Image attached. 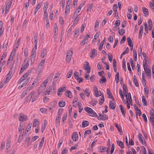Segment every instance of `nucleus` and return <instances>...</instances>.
Returning a JSON list of instances; mask_svg holds the SVG:
<instances>
[{
  "label": "nucleus",
  "mask_w": 154,
  "mask_h": 154,
  "mask_svg": "<svg viewBox=\"0 0 154 154\" xmlns=\"http://www.w3.org/2000/svg\"><path fill=\"white\" fill-rule=\"evenodd\" d=\"M39 123V121L38 119H35L34 120L33 123V127H35L38 125Z\"/></svg>",
  "instance_id": "44"
},
{
  "label": "nucleus",
  "mask_w": 154,
  "mask_h": 154,
  "mask_svg": "<svg viewBox=\"0 0 154 154\" xmlns=\"http://www.w3.org/2000/svg\"><path fill=\"white\" fill-rule=\"evenodd\" d=\"M73 52L71 49H70L67 51L66 57V63H70L73 54Z\"/></svg>",
  "instance_id": "4"
},
{
  "label": "nucleus",
  "mask_w": 154,
  "mask_h": 154,
  "mask_svg": "<svg viewBox=\"0 0 154 154\" xmlns=\"http://www.w3.org/2000/svg\"><path fill=\"white\" fill-rule=\"evenodd\" d=\"M18 119L20 121H26L28 119V116L24 115L23 113H20Z\"/></svg>",
  "instance_id": "9"
},
{
  "label": "nucleus",
  "mask_w": 154,
  "mask_h": 154,
  "mask_svg": "<svg viewBox=\"0 0 154 154\" xmlns=\"http://www.w3.org/2000/svg\"><path fill=\"white\" fill-rule=\"evenodd\" d=\"M45 88L42 85H41L38 89V94H39L42 93L45 89Z\"/></svg>",
  "instance_id": "32"
},
{
  "label": "nucleus",
  "mask_w": 154,
  "mask_h": 154,
  "mask_svg": "<svg viewBox=\"0 0 154 154\" xmlns=\"http://www.w3.org/2000/svg\"><path fill=\"white\" fill-rule=\"evenodd\" d=\"M63 138H61L59 140L57 148L58 149H59L63 141Z\"/></svg>",
  "instance_id": "52"
},
{
  "label": "nucleus",
  "mask_w": 154,
  "mask_h": 154,
  "mask_svg": "<svg viewBox=\"0 0 154 154\" xmlns=\"http://www.w3.org/2000/svg\"><path fill=\"white\" fill-rule=\"evenodd\" d=\"M29 64L28 63H26L22 65V67L20 71V73H22L29 66Z\"/></svg>",
  "instance_id": "16"
},
{
  "label": "nucleus",
  "mask_w": 154,
  "mask_h": 154,
  "mask_svg": "<svg viewBox=\"0 0 154 154\" xmlns=\"http://www.w3.org/2000/svg\"><path fill=\"white\" fill-rule=\"evenodd\" d=\"M116 106V104L114 101V99H113L112 101L110 102L109 107L111 109H115Z\"/></svg>",
  "instance_id": "17"
},
{
  "label": "nucleus",
  "mask_w": 154,
  "mask_h": 154,
  "mask_svg": "<svg viewBox=\"0 0 154 154\" xmlns=\"http://www.w3.org/2000/svg\"><path fill=\"white\" fill-rule=\"evenodd\" d=\"M21 40L20 38L18 39L17 41L15 43L14 45V48L13 49H15V51L17 50V48L19 46V43Z\"/></svg>",
  "instance_id": "21"
},
{
  "label": "nucleus",
  "mask_w": 154,
  "mask_h": 154,
  "mask_svg": "<svg viewBox=\"0 0 154 154\" xmlns=\"http://www.w3.org/2000/svg\"><path fill=\"white\" fill-rule=\"evenodd\" d=\"M16 54L15 49H13L10 55L9 58L8 60L7 63L8 64L12 61L14 59Z\"/></svg>",
  "instance_id": "8"
},
{
  "label": "nucleus",
  "mask_w": 154,
  "mask_h": 154,
  "mask_svg": "<svg viewBox=\"0 0 154 154\" xmlns=\"http://www.w3.org/2000/svg\"><path fill=\"white\" fill-rule=\"evenodd\" d=\"M119 107L121 112L123 116H126V112L125 108L122 105H120L119 106Z\"/></svg>",
  "instance_id": "24"
},
{
  "label": "nucleus",
  "mask_w": 154,
  "mask_h": 154,
  "mask_svg": "<svg viewBox=\"0 0 154 154\" xmlns=\"http://www.w3.org/2000/svg\"><path fill=\"white\" fill-rule=\"evenodd\" d=\"M72 140L74 141H77L79 139V135L76 132H74L72 134Z\"/></svg>",
  "instance_id": "25"
},
{
  "label": "nucleus",
  "mask_w": 154,
  "mask_h": 154,
  "mask_svg": "<svg viewBox=\"0 0 154 154\" xmlns=\"http://www.w3.org/2000/svg\"><path fill=\"white\" fill-rule=\"evenodd\" d=\"M142 103H143V105L144 106H146L147 105V103L146 101L145 98V97L144 96H143L142 97Z\"/></svg>",
  "instance_id": "51"
},
{
  "label": "nucleus",
  "mask_w": 154,
  "mask_h": 154,
  "mask_svg": "<svg viewBox=\"0 0 154 154\" xmlns=\"http://www.w3.org/2000/svg\"><path fill=\"white\" fill-rule=\"evenodd\" d=\"M45 61V59H42L39 64L36 71L38 74L40 73L43 70Z\"/></svg>",
  "instance_id": "2"
},
{
  "label": "nucleus",
  "mask_w": 154,
  "mask_h": 154,
  "mask_svg": "<svg viewBox=\"0 0 154 154\" xmlns=\"http://www.w3.org/2000/svg\"><path fill=\"white\" fill-rule=\"evenodd\" d=\"M149 28L150 30L152 29V21L151 19H149L148 21Z\"/></svg>",
  "instance_id": "61"
},
{
  "label": "nucleus",
  "mask_w": 154,
  "mask_h": 154,
  "mask_svg": "<svg viewBox=\"0 0 154 154\" xmlns=\"http://www.w3.org/2000/svg\"><path fill=\"white\" fill-rule=\"evenodd\" d=\"M84 109L86 112L89 114L90 116L94 117L97 116V113L90 107H86Z\"/></svg>",
  "instance_id": "3"
},
{
  "label": "nucleus",
  "mask_w": 154,
  "mask_h": 154,
  "mask_svg": "<svg viewBox=\"0 0 154 154\" xmlns=\"http://www.w3.org/2000/svg\"><path fill=\"white\" fill-rule=\"evenodd\" d=\"M65 95L66 97H68L70 98H72L73 97L72 93L70 91L68 90L66 91Z\"/></svg>",
  "instance_id": "26"
},
{
  "label": "nucleus",
  "mask_w": 154,
  "mask_h": 154,
  "mask_svg": "<svg viewBox=\"0 0 154 154\" xmlns=\"http://www.w3.org/2000/svg\"><path fill=\"white\" fill-rule=\"evenodd\" d=\"M143 66L146 75L149 78H150L151 76V69L146 64V60L144 59L143 61Z\"/></svg>",
  "instance_id": "1"
},
{
  "label": "nucleus",
  "mask_w": 154,
  "mask_h": 154,
  "mask_svg": "<svg viewBox=\"0 0 154 154\" xmlns=\"http://www.w3.org/2000/svg\"><path fill=\"white\" fill-rule=\"evenodd\" d=\"M106 92H107V94L108 95V97H109V98H113L112 96V93H111L109 89L108 88H107V89Z\"/></svg>",
  "instance_id": "47"
},
{
  "label": "nucleus",
  "mask_w": 154,
  "mask_h": 154,
  "mask_svg": "<svg viewBox=\"0 0 154 154\" xmlns=\"http://www.w3.org/2000/svg\"><path fill=\"white\" fill-rule=\"evenodd\" d=\"M97 51L94 49L92 50L91 51V54L90 55V57L93 59L97 55Z\"/></svg>",
  "instance_id": "23"
},
{
  "label": "nucleus",
  "mask_w": 154,
  "mask_h": 154,
  "mask_svg": "<svg viewBox=\"0 0 154 154\" xmlns=\"http://www.w3.org/2000/svg\"><path fill=\"white\" fill-rule=\"evenodd\" d=\"M127 40L128 42V45L129 46H132V45H133L132 44V41L131 39V38L130 37H128L127 38Z\"/></svg>",
  "instance_id": "57"
},
{
  "label": "nucleus",
  "mask_w": 154,
  "mask_h": 154,
  "mask_svg": "<svg viewBox=\"0 0 154 154\" xmlns=\"http://www.w3.org/2000/svg\"><path fill=\"white\" fill-rule=\"evenodd\" d=\"M118 145L120 146L121 148H123L124 147V145L122 142L121 141H117Z\"/></svg>",
  "instance_id": "62"
},
{
  "label": "nucleus",
  "mask_w": 154,
  "mask_h": 154,
  "mask_svg": "<svg viewBox=\"0 0 154 154\" xmlns=\"http://www.w3.org/2000/svg\"><path fill=\"white\" fill-rule=\"evenodd\" d=\"M133 81L134 84L136 87H138L139 82L137 80L136 76L134 75L133 77Z\"/></svg>",
  "instance_id": "37"
},
{
  "label": "nucleus",
  "mask_w": 154,
  "mask_h": 154,
  "mask_svg": "<svg viewBox=\"0 0 154 154\" xmlns=\"http://www.w3.org/2000/svg\"><path fill=\"white\" fill-rule=\"evenodd\" d=\"M12 77L10 73H8L7 75H6V77L5 79L8 81L9 82V80L11 79V78Z\"/></svg>",
  "instance_id": "60"
},
{
  "label": "nucleus",
  "mask_w": 154,
  "mask_h": 154,
  "mask_svg": "<svg viewBox=\"0 0 154 154\" xmlns=\"http://www.w3.org/2000/svg\"><path fill=\"white\" fill-rule=\"evenodd\" d=\"M125 95L126 97V102L128 101V102L131 103L132 101V99L130 93L127 94Z\"/></svg>",
  "instance_id": "22"
},
{
  "label": "nucleus",
  "mask_w": 154,
  "mask_h": 154,
  "mask_svg": "<svg viewBox=\"0 0 154 154\" xmlns=\"http://www.w3.org/2000/svg\"><path fill=\"white\" fill-rule=\"evenodd\" d=\"M26 89H25L24 90L23 92L22 93V94L21 96V98H23L26 94Z\"/></svg>",
  "instance_id": "63"
},
{
  "label": "nucleus",
  "mask_w": 154,
  "mask_h": 154,
  "mask_svg": "<svg viewBox=\"0 0 154 154\" xmlns=\"http://www.w3.org/2000/svg\"><path fill=\"white\" fill-rule=\"evenodd\" d=\"M123 89L124 95H126L128 93V90L127 88V86L126 85H124L123 86Z\"/></svg>",
  "instance_id": "49"
},
{
  "label": "nucleus",
  "mask_w": 154,
  "mask_h": 154,
  "mask_svg": "<svg viewBox=\"0 0 154 154\" xmlns=\"http://www.w3.org/2000/svg\"><path fill=\"white\" fill-rule=\"evenodd\" d=\"M66 105V102L65 101H60L59 102V106L60 107H64Z\"/></svg>",
  "instance_id": "55"
},
{
  "label": "nucleus",
  "mask_w": 154,
  "mask_h": 154,
  "mask_svg": "<svg viewBox=\"0 0 154 154\" xmlns=\"http://www.w3.org/2000/svg\"><path fill=\"white\" fill-rule=\"evenodd\" d=\"M4 30V28L3 27L2 22L0 21V36H2Z\"/></svg>",
  "instance_id": "27"
},
{
  "label": "nucleus",
  "mask_w": 154,
  "mask_h": 154,
  "mask_svg": "<svg viewBox=\"0 0 154 154\" xmlns=\"http://www.w3.org/2000/svg\"><path fill=\"white\" fill-rule=\"evenodd\" d=\"M47 51L46 49H43L42 51V53L41 54V57H42L43 58L45 55L46 54Z\"/></svg>",
  "instance_id": "56"
},
{
  "label": "nucleus",
  "mask_w": 154,
  "mask_h": 154,
  "mask_svg": "<svg viewBox=\"0 0 154 154\" xmlns=\"http://www.w3.org/2000/svg\"><path fill=\"white\" fill-rule=\"evenodd\" d=\"M93 6V3H90L88 5L87 9V13L91 12Z\"/></svg>",
  "instance_id": "43"
},
{
  "label": "nucleus",
  "mask_w": 154,
  "mask_h": 154,
  "mask_svg": "<svg viewBox=\"0 0 154 154\" xmlns=\"http://www.w3.org/2000/svg\"><path fill=\"white\" fill-rule=\"evenodd\" d=\"M38 95L39 94H35L34 95V96L32 97V102H34V101H35L36 99H37L38 97Z\"/></svg>",
  "instance_id": "59"
},
{
  "label": "nucleus",
  "mask_w": 154,
  "mask_h": 154,
  "mask_svg": "<svg viewBox=\"0 0 154 154\" xmlns=\"http://www.w3.org/2000/svg\"><path fill=\"white\" fill-rule=\"evenodd\" d=\"M52 92V90L50 88H47L45 92V95H49L50 93H51Z\"/></svg>",
  "instance_id": "41"
},
{
  "label": "nucleus",
  "mask_w": 154,
  "mask_h": 154,
  "mask_svg": "<svg viewBox=\"0 0 154 154\" xmlns=\"http://www.w3.org/2000/svg\"><path fill=\"white\" fill-rule=\"evenodd\" d=\"M134 59V60L136 61L137 60V55L136 51L134 49V50L133 51Z\"/></svg>",
  "instance_id": "54"
},
{
  "label": "nucleus",
  "mask_w": 154,
  "mask_h": 154,
  "mask_svg": "<svg viewBox=\"0 0 154 154\" xmlns=\"http://www.w3.org/2000/svg\"><path fill=\"white\" fill-rule=\"evenodd\" d=\"M113 66L114 72H116L117 71L116 62L115 59H114L113 60Z\"/></svg>",
  "instance_id": "34"
},
{
  "label": "nucleus",
  "mask_w": 154,
  "mask_h": 154,
  "mask_svg": "<svg viewBox=\"0 0 154 154\" xmlns=\"http://www.w3.org/2000/svg\"><path fill=\"white\" fill-rule=\"evenodd\" d=\"M101 120H106L108 119V117L106 115H101L100 116Z\"/></svg>",
  "instance_id": "39"
},
{
  "label": "nucleus",
  "mask_w": 154,
  "mask_h": 154,
  "mask_svg": "<svg viewBox=\"0 0 154 154\" xmlns=\"http://www.w3.org/2000/svg\"><path fill=\"white\" fill-rule=\"evenodd\" d=\"M89 125V122L87 121H83L82 123V126L83 128H85Z\"/></svg>",
  "instance_id": "42"
},
{
  "label": "nucleus",
  "mask_w": 154,
  "mask_h": 154,
  "mask_svg": "<svg viewBox=\"0 0 154 154\" xmlns=\"http://www.w3.org/2000/svg\"><path fill=\"white\" fill-rule=\"evenodd\" d=\"M42 2H40L38 4L35 9V11L34 13V15H35L36 14L38 9L41 8L42 6Z\"/></svg>",
  "instance_id": "30"
},
{
  "label": "nucleus",
  "mask_w": 154,
  "mask_h": 154,
  "mask_svg": "<svg viewBox=\"0 0 154 154\" xmlns=\"http://www.w3.org/2000/svg\"><path fill=\"white\" fill-rule=\"evenodd\" d=\"M58 28L57 25H55L54 27V34L56 35L58 34Z\"/></svg>",
  "instance_id": "46"
},
{
  "label": "nucleus",
  "mask_w": 154,
  "mask_h": 154,
  "mask_svg": "<svg viewBox=\"0 0 154 154\" xmlns=\"http://www.w3.org/2000/svg\"><path fill=\"white\" fill-rule=\"evenodd\" d=\"M35 91H32V92H31L29 95L28 96V97L25 98V99H26V101H30L31 100V98L32 97L34 96V95L35 94Z\"/></svg>",
  "instance_id": "20"
},
{
  "label": "nucleus",
  "mask_w": 154,
  "mask_h": 154,
  "mask_svg": "<svg viewBox=\"0 0 154 154\" xmlns=\"http://www.w3.org/2000/svg\"><path fill=\"white\" fill-rule=\"evenodd\" d=\"M85 63L84 69L85 70H86L87 72L89 73L91 72V68L90 67L89 63L88 62H85Z\"/></svg>",
  "instance_id": "12"
},
{
  "label": "nucleus",
  "mask_w": 154,
  "mask_h": 154,
  "mask_svg": "<svg viewBox=\"0 0 154 154\" xmlns=\"http://www.w3.org/2000/svg\"><path fill=\"white\" fill-rule=\"evenodd\" d=\"M143 12L145 17L147 16L149 14V11L147 8L145 7H143L142 8Z\"/></svg>",
  "instance_id": "29"
},
{
  "label": "nucleus",
  "mask_w": 154,
  "mask_h": 154,
  "mask_svg": "<svg viewBox=\"0 0 154 154\" xmlns=\"http://www.w3.org/2000/svg\"><path fill=\"white\" fill-rule=\"evenodd\" d=\"M70 6H69L68 5L66 6L65 12V16H66L69 13L70 11Z\"/></svg>",
  "instance_id": "28"
},
{
  "label": "nucleus",
  "mask_w": 154,
  "mask_h": 154,
  "mask_svg": "<svg viewBox=\"0 0 154 154\" xmlns=\"http://www.w3.org/2000/svg\"><path fill=\"white\" fill-rule=\"evenodd\" d=\"M110 149V147L108 146V147H107L105 146H102L100 148V151L101 152H108L109 151Z\"/></svg>",
  "instance_id": "19"
},
{
  "label": "nucleus",
  "mask_w": 154,
  "mask_h": 154,
  "mask_svg": "<svg viewBox=\"0 0 154 154\" xmlns=\"http://www.w3.org/2000/svg\"><path fill=\"white\" fill-rule=\"evenodd\" d=\"M93 91L95 96L98 97L100 96H101L102 94L100 91H99L98 89L96 86H94L93 88Z\"/></svg>",
  "instance_id": "7"
},
{
  "label": "nucleus",
  "mask_w": 154,
  "mask_h": 154,
  "mask_svg": "<svg viewBox=\"0 0 154 154\" xmlns=\"http://www.w3.org/2000/svg\"><path fill=\"white\" fill-rule=\"evenodd\" d=\"M48 3L47 2L45 3L43 8V10L44 11H46L47 9L48 8Z\"/></svg>",
  "instance_id": "48"
},
{
  "label": "nucleus",
  "mask_w": 154,
  "mask_h": 154,
  "mask_svg": "<svg viewBox=\"0 0 154 154\" xmlns=\"http://www.w3.org/2000/svg\"><path fill=\"white\" fill-rule=\"evenodd\" d=\"M38 38L37 35H35L34 36V42L35 44V47L36 49H37L38 47Z\"/></svg>",
  "instance_id": "18"
},
{
  "label": "nucleus",
  "mask_w": 154,
  "mask_h": 154,
  "mask_svg": "<svg viewBox=\"0 0 154 154\" xmlns=\"http://www.w3.org/2000/svg\"><path fill=\"white\" fill-rule=\"evenodd\" d=\"M119 73L118 72H117L115 77V81L116 84H118L119 83Z\"/></svg>",
  "instance_id": "45"
},
{
  "label": "nucleus",
  "mask_w": 154,
  "mask_h": 154,
  "mask_svg": "<svg viewBox=\"0 0 154 154\" xmlns=\"http://www.w3.org/2000/svg\"><path fill=\"white\" fill-rule=\"evenodd\" d=\"M32 126V123H29L28 124V125L26 129V131L28 132H30V129L31 128Z\"/></svg>",
  "instance_id": "53"
},
{
  "label": "nucleus",
  "mask_w": 154,
  "mask_h": 154,
  "mask_svg": "<svg viewBox=\"0 0 154 154\" xmlns=\"http://www.w3.org/2000/svg\"><path fill=\"white\" fill-rule=\"evenodd\" d=\"M101 97L99 100V104L100 105H102L104 101V98L103 95H101Z\"/></svg>",
  "instance_id": "38"
},
{
  "label": "nucleus",
  "mask_w": 154,
  "mask_h": 154,
  "mask_svg": "<svg viewBox=\"0 0 154 154\" xmlns=\"http://www.w3.org/2000/svg\"><path fill=\"white\" fill-rule=\"evenodd\" d=\"M11 142V140L10 138H8L7 139L6 143V150L7 152H8L9 150L10 147V143Z\"/></svg>",
  "instance_id": "15"
},
{
  "label": "nucleus",
  "mask_w": 154,
  "mask_h": 154,
  "mask_svg": "<svg viewBox=\"0 0 154 154\" xmlns=\"http://www.w3.org/2000/svg\"><path fill=\"white\" fill-rule=\"evenodd\" d=\"M100 33L99 32H97L95 33V35L94 37V38L93 40V41H95V40H96V39H97V38H98L100 35Z\"/></svg>",
  "instance_id": "58"
},
{
  "label": "nucleus",
  "mask_w": 154,
  "mask_h": 154,
  "mask_svg": "<svg viewBox=\"0 0 154 154\" xmlns=\"http://www.w3.org/2000/svg\"><path fill=\"white\" fill-rule=\"evenodd\" d=\"M40 79L41 77L40 76H37L34 79L32 83L35 85H36L37 84L38 82L40 80Z\"/></svg>",
  "instance_id": "35"
},
{
  "label": "nucleus",
  "mask_w": 154,
  "mask_h": 154,
  "mask_svg": "<svg viewBox=\"0 0 154 154\" xmlns=\"http://www.w3.org/2000/svg\"><path fill=\"white\" fill-rule=\"evenodd\" d=\"M79 28H75L74 32V36L75 38H77L79 36Z\"/></svg>",
  "instance_id": "31"
},
{
  "label": "nucleus",
  "mask_w": 154,
  "mask_h": 154,
  "mask_svg": "<svg viewBox=\"0 0 154 154\" xmlns=\"http://www.w3.org/2000/svg\"><path fill=\"white\" fill-rule=\"evenodd\" d=\"M60 116L61 114L58 112L55 120V125L57 127H58L60 125V122L61 119Z\"/></svg>",
  "instance_id": "13"
},
{
  "label": "nucleus",
  "mask_w": 154,
  "mask_h": 154,
  "mask_svg": "<svg viewBox=\"0 0 154 154\" xmlns=\"http://www.w3.org/2000/svg\"><path fill=\"white\" fill-rule=\"evenodd\" d=\"M31 73V72L29 71L27 72L24 74L23 76H22L20 78L19 82L20 83H21L24 80H25V78L27 77L28 76H29Z\"/></svg>",
  "instance_id": "10"
},
{
  "label": "nucleus",
  "mask_w": 154,
  "mask_h": 154,
  "mask_svg": "<svg viewBox=\"0 0 154 154\" xmlns=\"http://www.w3.org/2000/svg\"><path fill=\"white\" fill-rule=\"evenodd\" d=\"M91 101L90 102V104L93 106L96 105L97 103V101L96 100L93 99L91 97Z\"/></svg>",
  "instance_id": "36"
},
{
  "label": "nucleus",
  "mask_w": 154,
  "mask_h": 154,
  "mask_svg": "<svg viewBox=\"0 0 154 154\" xmlns=\"http://www.w3.org/2000/svg\"><path fill=\"white\" fill-rule=\"evenodd\" d=\"M83 91L88 97V98L89 97H90L91 98L92 95L91 93V91L89 88H87Z\"/></svg>",
  "instance_id": "14"
},
{
  "label": "nucleus",
  "mask_w": 154,
  "mask_h": 154,
  "mask_svg": "<svg viewBox=\"0 0 154 154\" xmlns=\"http://www.w3.org/2000/svg\"><path fill=\"white\" fill-rule=\"evenodd\" d=\"M138 137L139 141L141 142L143 145H145L146 144V141L141 133H138Z\"/></svg>",
  "instance_id": "11"
},
{
  "label": "nucleus",
  "mask_w": 154,
  "mask_h": 154,
  "mask_svg": "<svg viewBox=\"0 0 154 154\" xmlns=\"http://www.w3.org/2000/svg\"><path fill=\"white\" fill-rule=\"evenodd\" d=\"M48 79L49 78L48 77H47L46 78V79L45 80L43 81L41 84V85H43V86L45 88H46V85L48 82Z\"/></svg>",
  "instance_id": "50"
},
{
  "label": "nucleus",
  "mask_w": 154,
  "mask_h": 154,
  "mask_svg": "<svg viewBox=\"0 0 154 154\" xmlns=\"http://www.w3.org/2000/svg\"><path fill=\"white\" fill-rule=\"evenodd\" d=\"M149 6L150 9H151L152 11H154L153 10H154V4L152 3L151 2H150L149 3Z\"/></svg>",
  "instance_id": "64"
},
{
  "label": "nucleus",
  "mask_w": 154,
  "mask_h": 154,
  "mask_svg": "<svg viewBox=\"0 0 154 154\" xmlns=\"http://www.w3.org/2000/svg\"><path fill=\"white\" fill-rule=\"evenodd\" d=\"M13 1V0H9L6 2L5 4V15L9 11L11 5L12 4Z\"/></svg>",
  "instance_id": "5"
},
{
  "label": "nucleus",
  "mask_w": 154,
  "mask_h": 154,
  "mask_svg": "<svg viewBox=\"0 0 154 154\" xmlns=\"http://www.w3.org/2000/svg\"><path fill=\"white\" fill-rule=\"evenodd\" d=\"M73 70L72 69H70L68 72L67 73L66 77L67 78H70L72 75L73 74Z\"/></svg>",
  "instance_id": "40"
},
{
  "label": "nucleus",
  "mask_w": 154,
  "mask_h": 154,
  "mask_svg": "<svg viewBox=\"0 0 154 154\" xmlns=\"http://www.w3.org/2000/svg\"><path fill=\"white\" fill-rule=\"evenodd\" d=\"M45 141V137H42V140L39 143V146L38 147V149H40L41 148H42L44 143Z\"/></svg>",
  "instance_id": "33"
},
{
  "label": "nucleus",
  "mask_w": 154,
  "mask_h": 154,
  "mask_svg": "<svg viewBox=\"0 0 154 154\" xmlns=\"http://www.w3.org/2000/svg\"><path fill=\"white\" fill-rule=\"evenodd\" d=\"M37 49H33L31 53L30 58L31 64H32L34 63V61L36 55V50Z\"/></svg>",
  "instance_id": "6"
}]
</instances>
